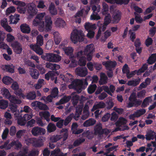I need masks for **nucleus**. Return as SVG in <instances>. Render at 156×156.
I'll return each mask as SVG.
<instances>
[{"label":"nucleus","instance_id":"f257e3e1","mask_svg":"<svg viewBox=\"0 0 156 156\" xmlns=\"http://www.w3.org/2000/svg\"><path fill=\"white\" fill-rule=\"evenodd\" d=\"M87 79L76 80L72 82L71 84L69 86L70 89H73L79 93L81 92L82 89L84 88V86L88 85Z\"/></svg>","mask_w":156,"mask_h":156},{"label":"nucleus","instance_id":"f03ea898","mask_svg":"<svg viewBox=\"0 0 156 156\" xmlns=\"http://www.w3.org/2000/svg\"><path fill=\"white\" fill-rule=\"evenodd\" d=\"M46 15L45 12L37 14L33 21V25L34 26H38L39 30L41 32H43L44 30V23L43 20L46 16Z\"/></svg>","mask_w":156,"mask_h":156},{"label":"nucleus","instance_id":"7ed1b4c3","mask_svg":"<svg viewBox=\"0 0 156 156\" xmlns=\"http://www.w3.org/2000/svg\"><path fill=\"white\" fill-rule=\"evenodd\" d=\"M84 34L81 30L75 29L71 33L70 39L74 44H76L78 42L83 41L84 38Z\"/></svg>","mask_w":156,"mask_h":156},{"label":"nucleus","instance_id":"20e7f679","mask_svg":"<svg viewBox=\"0 0 156 156\" xmlns=\"http://www.w3.org/2000/svg\"><path fill=\"white\" fill-rule=\"evenodd\" d=\"M71 98H72V100L73 101V104L74 105L76 104L78 101L79 98L75 93H73L70 96L64 97L59 102L56 103V105H59L66 103L69 101Z\"/></svg>","mask_w":156,"mask_h":156},{"label":"nucleus","instance_id":"39448f33","mask_svg":"<svg viewBox=\"0 0 156 156\" xmlns=\"http://www.w3.org/2000/svg\"><path fill=\"white\" fill-rule=\"evenodd\" d=\"M43 59L52 62H57L61 59V57L58 55L52 53H46L41 56Z\"/></svg>","mask_w":156,"mask_h":156},{"label":"nucleus","instance_id":"423d86ee","mask_svg":"<svg viewBox=\"0 0 156 156\" xmlns=\"http://www.w3.org/2000/svg\"><path fill=\"white\" fill-rule=\"evenodd\" d=\"M38 154V152L37 150L33 151L28 153V149L26 147L23 148L18 154L16 153H13L10 154L9 156H34Z\"/></svg>","mask_w":156,"mask_h":156},{"label":"nucleus","instance_id":"0eeeda50","mask_svg":"<svg viewBox=\"0 0 156 156\" xmlns=\"http://www.w3.org/2000/svg\"><path fill=\"white\" fill-rule=\"evenodd\" d=\"M94 51V45L93 44L87 45L84 48L83 54L87 57L88 61H90L92 59Z\"/></svg>","mask_w":156,"mask_h":156},{"label":"nucleus","instance_id":"6e6552de","mask_svg":"<svg viewBox=\"0 0 156 156\" xmlns=\"http://www.w3.org/2000/svg\"><path fill=\"white\" fill-rule=\"evenodd\" d=\"M27 12L29 15V18H32L37 12L38 10L36 4L32 2L28 3L26 5Z\"/></svg>","mask_w":156,"mask_h":156},{"label":"nucleus","instance_id":"1a4fd4ad","mask_svg":"<svg viewBox=\"0 0 156 156\" xmlns=\"http://www.w3.org/2000/svg\"><path fill=\"white\" fill-rule=\"evenodd\" d=\"M61 134L53 136L50 138V140L52 142H56L61 138H63L64 141L65 140L68 136V130L66 129H63L60 132Z\"/></svg>","mask_w":156,"mask_h":156},{"label":"nucleus","instance_id":"9d476101","mask_svg":"<svg viewBox=\"0 0 156 156\" xmlns=\"http://www.w3.org/2000/svg\"><path fill=\"white\" fill-rule=\"evenodd\" d=\"M45 140V137L41 136L37 139L35 138L28 139L26 140V142L27 144H29V143H33L35 147H40L43 145V143Z\"/></svg>","mask_w":156,"mask_h":156},{"label":"nucleus","instance_id":"9b49d317","mask_svg":"<svg viewBox=\"0 0 156 156\" xmlns=\"http://www.w3.org/2000/svg\"><path fill=\"white\" fill-rule=\"evenodd\" d=\"M9 141H7L5 142L3 145L0 146V149H2L5 148V149L8 150L11 149L13 146H15L17 149L20 148L22 146L18 140H13L11 144H9Z\"/></svg>","mask_w":156,"mask_h":156},{"label":"nucleus","instance_id":"f8f14e48","mask_svg":"<svg viewBox=\"0 0 156 156\" xmlns=\"http://www.w3.org/2000/svg\"><path fill=\"white\" fill-rule=\"evenodd\" d=\"M75 56L78 59V64L80 66H84L86 64L87 58L85 57L86 56L83 54L82 51H80L75 54Z\"/></svg>","mask_w":156,"mask_h":156},{"label":"nucleus","instance_id":"ddd939ff","mask_svg":"<svg viewBox=\"0 0 156 156\" xmlns=\"http://www.w3.org/2000/svg\"><path fill=\"white\" fill-rule=\"evenodd\" d=\"M91 6L92 10L93 11V12L90 16V20H98L101 19L100 16L98 14L95 13V12L98 13L100 12L101 10L100 6L99 5H97L96 6L94 5Z\"/></svg>","mask_w":156,"mask_h":156},{"label":"nucleus","instance_id":"4468645a","mask_svg":"<svg viewBox=\"0 0 156 156\" xmlns=\"http://www.w3.org/2000/svg\"><path fill=\"white\" fill-rule=\"evenodd\" d=\"M12 90H14V93L16 95L22 97L23 98H25L24 94L22 93V90L19 88V85L18 83L16 81H14L11 87Z\"/></svg>","mask_w":156,"mask_h":156},{"label":"nucleus","instance_id":"2eb2a0df","mask_svg":"<svg viewBox=\"0 0 156 156\" xmlns=\"http://www.w3.org/2000/svg\"><path fill=\"white\" fill-rule=\"evenodd\" d=\"M76 74L81 77H84L88 74V70L85 67H78L75 71Z\"/></svg>","mask_w":156,"mask_h":156},{"label":"nucleus","instance_id":"dca6fc26","mask_svg":"<svg viewBox=\"0 0 156 156\" xmlns=\"http://www.w3.org/2000/svg\"><path fill=\"white\" fill-rule=\"evenodd\" d=\"M147 68V64H144L142 67L138 70H135L131 73H129L126 74L127 77L128 78H130L132 77L136 73L138 75L140 74L141 73L144 72Z\"/></svg>","mask_w":156,"mask_h":156},{"label":"nucleus","instance_id":"f3484780","mask_svg":"<svg viewBox=\"0 0 156 156\" xmlns=\"http://www.w3.org/2000/svg\"><path fill=\"white\" fill-rule=\"evenodd\" d=\"M31 132L34 136H37L44 135L46 133V131L44 128L39 127H35L32 129Z\"/></svg>","mask_w":156,"mask_h":156},{"label":"nucleus","instance_id":"a211bd4d","mask_svg":"<svg viewBox=\"0 0 156 156\" xmlns=\"http://www.w3.org/2000/svg\"><path fill=\"white\" fill-rule=\"evenodd\" d=\"M31 106L34 109H36L37 108L43 110H46L48 109V108L46 105L38 101H35L32 103Z\"/></svg>","mask_w":156,"mask_h":156},{"label":"nucleus","instance_id":"6ab92c4d","mask_svg":"<svg viewBox=\"0 0 156 156\" xmlns=\"http://www.w3.org/2000/svg\"><path fill=\"white\" fill-rule=\"evenodd\" d=\"M20 2L18 5H15L18 6L16 8L17 11L20 14H25L27 11V8L25 7L27 5L24 2L21 1Z\"/></svg>","mask_w":156,"mask_h":156},{"label":"nucleus","instance_id":"aec40b11","mask_svg":"<svg viewBox=\"0 0 156 156\" xmlns=\"http://www.w3.org/2000/svg\"><path fill=\"white\" fill-rule=\"evenodd\" d=\"M45 29L47 31L51 30L52 28V21L51 17L48 16L45 17Z\"/></svg>","mask_w":156,"mask_h":156},{"label":"nucleus","instance_id":"412c9836","mask_svg":"<svg viewBox=\"0 0 156 156\" xmlns=\"http://www.w3.org/2000/svg\"><path fill=\"white\" fill-rule=\"evenodd\" d=\"M146 112L144 109H141L137 110L133 114L129 116V118L131 119L134 120L136 117H139L144 114Z\"/></svg>","mask_w":156,"mask_h":156},{"label":"nucleus","instance_id":"4be33fe9","mask_svg":"<svg viewBox=\"0 0 156 156\" xmlns=\"http://www.w3.org/2000/svg\"><path fill=\"white\" fill-rule=\"evenodd\" d=\"M14 51L17 54H20L22 52V48L21 44L17 42H15L11 44Z\"/></svg>","mask_w":156,"mask_h":156},{"label":"nucleus","instance_id":"5701e85b","mask_svg":"<svg viewBox=\"0 0 156 156\" xmlns=\"http://www.w3.org/2000/svg\"><path fill=\"white\" fill-rule=\"evenodd\" d=\"M102 64L105 66L107 69L110 71L115 66L117 63L115 61H108L106 62H103Z\"/></svg>","mask_w":156,"mask_h":156},{"label":"nucleus","instance_id":"b1692460","mask_svg":"<svg viewBox=\"0 0 156 156\" xmlns=\"http://www.w3.org/2000/svg\"><path fill=\"white\" fill-rule=\"evenodd\" d=\"M17 105L14 104L10 103L9 105V108L10 110L9 111L14 113L15 117H18L19 115V112L17 110Z\"/></svg>","mask_w":156,"mask_h":156},{"label":"nucleus","instance_id":"393cba45","mask_svg":"<svg viewBox=\"0 0 156 156\" xmlns=\"http://www.w3.org/2000/svg\"><path fill=\"white\" fill-rule=\"evenodd\" d=\"M54 24L57 27L62 28L66 26V23L62 18H58L55 20Z\"/></svg>","mask_w":156,"mask_h":156},{"label":"nucleus","instance_id":"a878e982","mask_svg":"<svg viewBox=\"0 0 156 156\" xmlns=\"http://www.w3.org/2000/svg\"><path fill=\"white\" fill-rule=\"evenodd\" d=\"M1 24L2 26L5 29L9 32H11L12 31V29L9 26L7 22V20L6 19L4 18L1 20Z\"/></svg>","mask_w":156,"mask_h":156},{"label":"nucleus","instance_id":"bb28decb","mask_svg":"<svg viewBox=\"0 0 156 156\" xmlns=\"http://www.w3.org/2000/svg\"><path fill=\"white\" fill-rule=\"evenodd\" d=\"M1 68L3 70L9 73H13L14 72L15 66L12 64L2 65Z\"/></svg>","mask_w":156,"mask_h":156},{"label":"nucleus","instance_id":"cd10ccee","mask_svg":"<svg viewBox=\"0 0 156 156\" xmlns=\"http://www.w3.org/2000/svg\"><path fill=\"white\" fill-rule=\"evenodd\" d=\"M60 77L61 80L66 82H70L73 80V76L69 73H67L65 75L61 74Z\"/></svg>","mask_w":156,"mask_h":156},{"label":"nucleus","instance_id":"c85d7f7f","mask_svg":"<svg viewBox=\"0 0 156 156\" xmlns=\"http://www.w3.org/2000/svg\"><path fill=\"white\" fill-rule=\"evenodd\" d=\"M11 103L16 104H20L21 103V101L18 99L14 95L11 94L8 98Z\"/></svg>","mask_w":156,"mask_h":156},{"label":"nucleus","instance_id":"c756f323","mask_svg":"<svg viewBox=\"0 0 156 156\" xmlns=\"http://www.w3.org/2000/svg\"><path fill=\"white\" fill-rule=\"evenodd\" d=\"M85 29L87 31L95 30L97 28V26L95 24H92L89 23H86L84 25Z\"/></svg>","mask_w":156,"mask_h":156},{"label":"nucleus","instance_id":"7c9ffc66","mask_svg":"<svg viewBox=\"0 0 156 156\" xmlns=\"http://www.w3.org/2000/svg\"><path fill=\"white\" fill-rule=\"evenodd\" d=\"M121 13L118 11H115L112 16V21L114 23H118L121 19Z\"/></svg>","mask_w":156,"mask_h":156},{"label":"nucleus","instance_id":"2f4dec72","mask_svg":"<svg viewBox=\"0 0 156 156\" xmlns=\"http://www.w3.org/2000/svg\"><path fill=\"white\" fill-rule=\"evenodd\" d=\"M39 115L42 119H44L47 121H49L50 114L48 111H42L39 112Z\"/></svg>","mask_w":156,"mask_h":156},{"label":"nucleus","instance_id":"473e14b6","mask_svg":"<svg viewBox=\"0 0 156 156\" xmlns=\"http://www.w3.org/2000/svg\"><path fill=\"white\" fill-rule=\"evenodd\" d=\"M145 136L147 140H153L155 138V133L151 130H149L147 132Z\"/></svg>","mask_w":156,"mask_h":156},{"label":"nucleus","instance_id":"72a5a7b5","mask_svg":"<svg viewBox=\"0 0 156 156\" xmlns=\"http://www.w3.org/2000/svg\"><path fill=\"white\" fill-rule=\"evenodd\" d=\"M100 79L99 81L100 85H104L107 83L108 77L106 75L103 73H101L100 74Z\"/></svg>","mask_w":156,"mask_h":156},{"label":"nucleus","instance_id":"f704fd0d","mask_svg":"<svg viewBox=\"0 0 156 156\" xmlns=\"http://www.w3.org/2000/svg\"><path fill=\"white\" fill-rule=\"evenodd\" d=\"M105 15V16L104 19V25H103V30H105L106 26L111 21V16L109 13Z\"/></svg>","mask_w":156,"mask_h":156},{"label":"nucleus","instance_id":"c9c22d12","mask_svg":"<svg viewBox=\"0 0 156 156\" xmlns=\"http://www.w3.org/2000/svg\"><path fill=\"white\" fill-rule=\"evenodd\" d=\"M55 73L54 71H50L45 75V78L46 80H49V78H51V79L53 80L55 78V77H54L55 76ZM57 78L55 77V80L54 81L55 83H57Z\"/></svg>","mask_w":156,"mask_h":156},{"label":"nucleus","instance_id":"e433bc0d","mask_svg":"<svg viewBox=\"0 0 156 156\" xmlns=\"http://www.w3.org/2000/svg\"><path fill=\"white\" fill-rule=\"evenodd\" d=\"M1 93L4 97L7 99L11 94L9 90L5 87L1 88Z\"/></svg>","mask_w":156,"mask_h":156},{"label":"nucleus","instance_id":"4c0bfd02","mask_svg":"<svg viewBox=\"0 0 156 156\" xmlns=\"http://www.w3.org/2000/svg\"><path fill=\"white\" fill-rule=\"evenodd\" d=\"M20 27L21 31L23 33L28 34L30 31V28L27 24L24 23L21 25Z\"/></svg>","mask_w":156,"mask_h":156},{"label":"nucleus","instance_id":"58836bf2","mask_svg":"<svg viewBox=\"0 0 156 156\" xmlns=\"http://www.w3.org/2000/svg\"><path fill=\"white\" fill-rule=\"evenodd\" d=\"M46 66L47 68H48L52 70H58L60 68V66L59 65L55 63H51L50 62H47L46 64Z\"/></svg>","mask_w":156,"mask_h":156},{"label":"nucleus","instance_id":"ea45409f","mask_svg":"<svg viewBox=\"0 0 156 156\" xmlns=\"http://www.w3.org/2000/svg\"><path fill=\"white\" fill-rule=\"evenodd\" d=\"M96 122V121L94 119L90 118L86 121L83 125L84 127H88L94 125Z\"/></svg>","mask_w":156,"mask_h":156},{"label":"nucleus","instance_id":"a19ab883","mask_svg":"<svg viewBox=\"0 0 156 156\" xmlns=\"http://www.w3.org/2000/svg\"><path fill=\"white\" fill-rule=\"evenodd\" d=\"M105 106V103L103 102H100L98 103H96L94 105L91 111L92 112H93L97 109L104 108Z\"/></svg>","mask_w":156,"mask_h":156},{"label":"nucleus","instance_id":"79ce46f5","mask_svg":"<svg viewBox=\"0 0 156 156\" xmlns=\"http://www.w3.org/2000/svg\"><path fill=\"white\" fill-rule=\"evenodd\" d=\"M48 10L50 14L52 15H55L57 14V11L55 8L54 4L51 3L48 8Z\"/></svg>","mask_w":156,"mask_h":156},{"label":"nucleus","instance_id":"37998d69","mask_svg":"<svg viewBox=\"0 0 156 156\" xmlns=\"http://www.w3.org/2000/svg\"><path fill=\"white\" fill-rule=\"evenodd\" d=\"M67 153L63 154L60 151L59 149H55L51 152V156L53 155L54 156H66L67 155Z\"/></svg>","mask_w":156,"mask_h":156},{"label":"nucleus","instance_id":"c03bdc74","mask_svg":"<svg viewBox=\"0 0 156 156\" xmlns=\"http://www.w3.org/2000/svg\"><path fill=\"white\" fill-rule=\"evenodd\" d=\"M127 122V120L125 118L120 117L119 118L118 120L116 122L115 124L116 126H121L126 124Z\"/></svg>","mask_w":156,"mask_h":156},{"label":"nucleus","instance_id":"a18cd8bd","mask_svg":"<svg viewBox=\"0 0 156 156\" xmlns=\"http://www.w3.org/2000/svg\"><path fill=\"white\" fill-rule=\"evenodd\" d=\"M102 8L101 10V13L103 15H106L108 13L109 7L107 4L103 2L102 4Z\"/></svg>","mask_w":156,"mask_h":156},{"label":"nucleus","instance_id":"49530a36","mask_svg":"<svg viewBox=\"0 0 156 156\" xmlns=\"http://www.w3.org/2000/svg\"><path fill=\"white\" fill-rule=\"evenodd\" d=\"M30 74L33 78L36 79L38 78L39 73L37 70L32 69L30 71Z\"/></svg>","mask_w":156,"mask_h":156},{"label":"nucleus","instance_id":"de8ad7c7","mask_svg":"<svg viewBox=\"0 0 156 156\" xmlns=\"http://www.w3.org/2000/svg\"><path fill=\"white\" fill-rule=\"evenodd\" d=\"M152 97H148L146 98L144 100L141 105L142 107H145L148 105L152 101Z\"/></svg>","mask_w":156,"mask_h":156},{"label":"nucleus","instance_id":"09e8293b","mask_svg":"<svg viewBox=\"0 0 156 156\" xmlns=\"http://www.w3.org/2000/svg\"><path fill=\"white\" fill-rule=\"evenodd\" d=\"M95 134H101L103 133L102 125L101 123H98L95 126L94 129Z\"/></svg>","mask_w":156,"mask_h":156},{"label":"nucleus","instance_id":"8fccbe9b","mask_svg":"<svg viewBox=\"0 0 156 156\" xmlns=\"http://www.w3.org/2000/svg\"><path fill=\"white\" fill-rule=\"evenodd\" d=\"M13 81V79L11 77L7 76L4 77L2 79L3 83L7 85L10 84Z\"/></svg>","mask_w":156,"mask_h":156},{"label":"nucleus","instance_id":"3c124183","mask_svg":"<svg viewBox=\"0 0 156 156\" xmlns=\"http://www.w3.org/2000/svg\"><path fill=\"white\" fill-rule=\"evenodd\" d=\"M8 101L4 99L0 100V108L2 109H6L8 106Z\"/></svg>","mask_w":156,"mask_h":156},{"label":"nucleus","instance_id":"603ef678","mask_svg":"<svg viewBox=\"0 0 156 156\" xmlns=\"http://www.w3.org/2000/svg\"><path fill=\"white\" fill-rule=\"evenodd\" d=\"M25 98H26L27 99L30 100H33L35 98L36 94L35 92L34 91L30 92L27 93L26 95H25Z\"/></svg>","mask_w":156,"mask_h":156},{"label":"nucleus","instance_id":"864d4df0","mask_svg":"<svg viewBox=\"0 0 156 156\" xmlns=\"http://www.w3.org/2000/svg\"><path fill=\"white\" fill-rule=\"evenodd\" d=\"M140 82V79H135L134 80L128 81L127 83V85L129 86H135L138 85Z\"/></svg>","mask_w":156,"mask_h":156},{"label":"nucleus","instance_id":"5fc2aeb1","mask_svg":"<svg viewBox=\"0 0 156 156\" xmlns=\"http://www.w3.org/2000/svg\"><path fill=\"white\" fill-rule=\"evenodd\" d=\"M83 106L82 105H80L78 106L76 108V114L75 115V119L76 120H77V119L76 118V117L78 118L80 115L81 113L82 110Z\"/></svg>","mask_w":156,"mask_h":156},{"label":"nucleus","instance_id":"6e6d98bb","mask_svg":"<svg viewBox=\"0 0 156 156\" xmlns=\"http://www.w3.org/2000/svg\"><path fill=\"white\" fill-rule=\"evenodd\" d=\"M47 129V132L50 133L54 131L56 129V127L54 124L50 123L48 125Z\"/></svg>","mask_w":156,"mask_h":156},{"label":"nucleus","instance_id":"4d7b16f0","mask_svg":"<svg viewBox=\"0 0 156 156\" xmlns=\"http://www.w3.org/2000/svg\"><path fill=\"white\" fill-rule=\"evenodd\" d=\"M65 54L69 56H72L73 54L74 49L71 47H67L64 50ZM72 57V56H71Z\"/></svg>","mask_w":156,"mask_h":156},{"label":"nucleus","instance_id":"13d9d810","mask_svg":"<svg viewBox=\"0 0 156 156\" xmlns=\"http://www.w3.org/2000/svg\"><path fill=\"white\" fill-rule=\"evenodd\" d=\"M111 33L109 30H107L104 33V37H102L100 40L102 42H104L106 40L107 38L111 35Z\"/></svg>","mask_w":156,"mask_h":156},{"label":"nucleus","instance_id":"bf43d9fd","mask_svg":"<svg viewBox=\"0 0 156 156\" xmlns=\"http://www.w3.org/2000/svg\"><path fill=\"white\" fill-rule=\"evenodd\" d=\"M37 2V7L38 9H44L46 8L45 2L42 0H40Z\"/></svg>","mask_w":156,"mask_h":156},{"label":"nucleus","instance_id":"052dcab7","mask_svg":"<svg viewBox=\"0 0 156 156\" xmlns=\"http://www.w3.org/2000/svg\"><path fill=\"white\" fill-rule=\"evenodd\" d=\"M156 61V54H154L151 55L150 57L148 60L147 62L150 64H152L154 63Z\"/></svg>","mask_w":156,"mask_h":156},{"label":"nucleus","instance_id":"680f3d73","mask_svg":"<svg viewBox=\"0 0 156 156\" xmlns=\"http://www.w3.org/2000/svg\"><path fill=\"white\" fill-rule=\"evenodd\" d=\"M43 38L41 35H38L37 37V44L39 46H41L43 44Z\"/></svg>","mask_w":156,"mask_h":156},{"label":"nucleus","instance_id":"e2e57ef3","mask_svg":"<svg viewBox=\"0 0 156 156\" xmlns=\"http://www.w3.org/2000/svg\"><path fill=\"white\" fill-rule=\"evenodd\" d=\"M20 114L18 115V117H15L16 119L17 120V123L19 125L21 126H23L25 125L26 123L25 121L24 120L21 116H20Z\"/></svg>","mask_w":156,"mask_h":156},{"label":"nucleus","instance_id":"0e129e2a","mask_svg":"<svg viewBox=\"0 0 156 156\" xmlns=\"http://www.w3.org/2000/svg\"><path fill=\"white\" fill-rule=\"evenodd\" d=\"M16 11V9L14 6H10L6 9L5 11L6 14L9 15L10 13L14 12Z\"/></svg>","mask_w":156,"mask_h":156},{"label":"nucleus","instance_id":"69168bd1","mask_svg":"<svg viewBox=\"0 0 156 156\" xmlns=\"http://www.w3.org/2000/svg\"><path fill=\"white\" fill-rule=\"evenodd\" d=\"M97 86L95 84H93L90 85L87 89L88 93L91 94L94 92L96 89Z\"/></svg>","mask_w":156,"mask_h":156},{"label":"nucleus","instance_id":"338daca9","mask_svg":"<svg viewBox=\"0 0 156 156\" xmlns=\"http://www.w3.org/2000/svg\"><path fill=\"white\" fill-rule=\"evenodd\" d=\"M33 117V115L32 112L30 114H25L23 117V119L26 122L28 120L30 119Z\"/></svg>","mask_w":156,"mask_h":156},{"label":"nucleus","instance_id":"774afa93","mask_svg":"<svg viewBox=\"0 0 156 156\" xmlns=\"http://www.w3.org/2000/svg\"><path fill=\"white\" fill-rule=\"evenodd\" d=\"M14 37L10 33L6 35L7 41L8 42H11L15 40Z\"/></svg>","mask_w":156,"mask_h":156}]
</instances>
